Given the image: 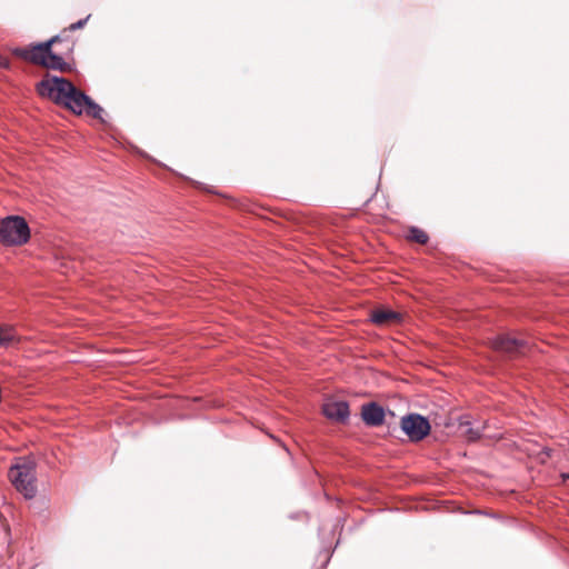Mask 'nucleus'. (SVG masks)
I'll return each mask as SVG.
<instances>
[{"mask_svg":"<svg viewBox=\"0 0 569 569\" xmlns=\"http://www.w3.org/2000/svg\"><path fill=\"white\" fill-rule=\"evenodd\" d=\"M90 14L84 19L71 23L68 28L60 31L59 34L51 39L40 42L37 44H30L28 47H19L12 50L14 57L36 64L46 69L58 70L67 72L71 70V66L67 62L73 53L77 40L71 36L72 31H76L87 23Z\"/></svg>","mask_w":569,"mask_h":569,"instance_id":"obj_1","label":"nucleus"},{"mask_svg":"<svg viewBox=\"0 0 569 569\" xmlns=\"http://www.w3.org/2000/svg\"><path fill=\"white\" fill-rule=\"evenodd\" d=\"M38 92L63 107H100L71 81L60 77L42 80L38 86Z\"/></svg>","mask_w":569,"mask_h":569,"instance_id":"obj_2","label":"nucleus"},{"mask_svg":"<svg viewBox=\"0 0 569 569\" xmlns=\"http://www.w3.org/2000/svg\"><path fill=\"white\" fill-rule=\"evenodd\" d=\"M14 488L27 499L36 496V465L29 458H19L8 473Z\"/></svg>","mask_w":569,"mask_h":569,"instance_id":"obj_3","label":"nucleus"},{"mask_svg":"<svg viewBox=\"0 0 569 569\" xmlns=\"http://www.w3.org/2000/svg\"><path fill=\"white\" fill-rule=\"evenodd\" d=\"M30 229L19 216H8L0 221V242L4 246H21L28 242Z\"/></svg>","mask_w":569,"mask_h":569,"instance_id":"obj_4","label":"nucleus"},{"mask_svg":"<svg viewBox=\"0 0 569 569\" xmlns=\"http://www.w3.org/2000/svg\"><path fill=\"white\" fill-rule=\"evenodd\" d=\"M430 423L427 418L418 413H410L401 418V430L411 441H420L430 432Z\"/></svg>","mask_w":569,"mask_h":569,"instance_id":"obj_5","label":"nucleus"},{"mask_svg":"<svg viewBox=\"0 0 569 569\" xmlns=\"http://www.w3.org/2000/svg\"><path fill=\"white\" fill-rule=\"evenodd\" d=\"M322 411L328 419L345 421L349 417V405L342 400H327L323 403Z\"/></svg>","mask_w":569,"mask_h":569,"instance_id":"obj_6","label":"nucleus"},{"mask_svg":"<svg viewBox=\"0 0 569 569\" xmlns=\"http://www.w3.org/2000/svg\"><path fill=\"white\" fill-rule=\"evenodd\" d=\"M361 417L366 425L378 427L383 423L385 410L376 402H369L362 406Z\"/></svg>","mask_w":569,"mask_h":569,"instance_id":"obj_7","label":"nucleus"},{"mask_svg":"<svg viewBox=\"0 0 569 569\" xmlns=\"http://www.w3.org/2000/svg\"><path fill=\"white\" fill-rule=\"evenodd\" d=\"M491 346L495 350L506 352L509 355H516L521 352L525 342L516 338L507 336H500L492 340Z\"/></svg>","mask_w":569,"mask_h":569,"instance_id":"obj_8","label":"nucleus"},{"mask_svg":"<svg viewBox=\"0 0 569 569\" xmlns=\"http://www.w3.org/2000/svg\"><path fill=\"white\" fill-rule=\"evenodd\" d=\"M371 321L376 325L382 326L390 322H397L400 320V313L392 310L378 309L372 311Z\"/></svg>","mask_w":569,"mask_h":569,"instance_id":"obj_9","label":"nucleus"},{"mask_svg":"<svg viewBox=\"0 0 569 569\" xmlns=\"http://www.w3.org/2000/svg\"><path fill=\"white\" fill-rule=\"evenodd\" d=\"M73 114L78 117H89L93 120H98L101 123H106V109H70Z\"/></svg>","mask_w":569,"mask_h":569,"instance_id":"obj_10","label":"nucleus"},{"mask_svg":"<svg viewBox=\"0 0 569 569\" xmlns=\"http://www.w3.org/2000/svg\"><path fill=\"white\" fill-rule=\"evenodd\" d=\"M14 330L10 327L0 328V347L8 346L17 340Z\"/></svg>","mask_w":569,"mask_h":569,"instance_id":"obj_11","label":"nucleus"},{"mask_svg":"<svg viewBox=\"0 0 569 569\" xmlns=\"http://www.w3.org/2000/svg\"><path fill=\"white\" fill-rule=\"evenodd\" d=\"M409 238L412 241H416V242H418L420 244L427 243L428 239H429L428 234L423 230H421V229H419L417 227H411L410 228V230H409Z\"/></svg>","mask_w":569,"mask_h":569,"instance_id":"obj_12","label":"nucleus"},{"mask_svg":"<svg viewBox=\"0 0 569 569\" xmlns=\"http://www.w3.org/2000/svg\"><path fill=\"white\" fill-rule=\"evenodd\" d=\"M8 64H9V63H8V60H7V59H4V58H1V60H0V66H2V67H8Z\"/></svg>","mask_w":569,"mask_h":569,"instance_id":"obj_13","label":"nucleus"}]
</instances>
